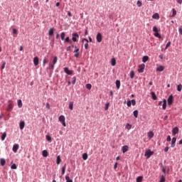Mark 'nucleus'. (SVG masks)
I'll list each match as a JSON object with an SVG mask.
<instances>
[{"instance_id":"obj_28","label":"nucleus","mask_w":182,"mask_h":182,"mask_svg":"<svg viewBox=\"0 0 182 182\" xmlns=\"http://www.w3.org/2000/svg\"><path fill=\"white\" fill-rule=\"evenodd\" d=\"M111 65H112V66H116V59L112 58Z\"/></svg>"},{"instance_id":"obj_19","label":"nucleus","mask_w":182,"mask_h":182,"mask_svg":"<svg viewBox=\"0 0 182 182\" xmlns=\"http://www.w3.org/2000/svg\"><path fill=\"white\" fill-rule=\"evenodd\" d=\"M162 107H163L164 110H166V109L167 107V101L166 100H164V101H163Z\"/></svg>"},{"instance_id":"obj_43","label":"nucleus","mask_w":182,"mask_h":182,"mask_svg":"<svg viewBox=\"0 0 182 182\" xmlns=\"http://www.w3.org/2000/svg\"><path fill=\"white\" fill-rule=\"evenodd\" d=\"M82 159H83V160H86L87 159V154L84 153L82 154Z\"/></svg>"},{"instance_id":"obj_39","label":"nucleus","mask_w":182,"mask_h":182,"mask_svg":"<svg viewBox=\"0 0 182 182\" xmlns=\"http://www.w3.org/2000/svg\"><path fill=\"white\" fill-rule=\"evenodd\" d=\"M129 76H130L131 79H133L134 77V71H133V70L131 71Z\"/></svg>"},{"instance_id":"obj_10","label":"nucleus","mask_w":182,"mask_h":182,"mask_svg":"<svg viewBox=\"0 0 182 182\" xmlns=\"http://www.w3.org/2000/svg\"><path fill=\"white\" fill-rule=\"evenodd\" d=\"M178 133V127H176L172 129L173 136H176Z\"/></svg>"},{"instance_id":"obj_17","label":"nucleus","mask_w":182,"mask_h":182,"mask_svg":"<svg viewBox=\"0 0 182 182\" xmlns=\"http://www.w3.org/2000/svg\"><path fill=\"white\" fill-rule=\"evenodd\" d=\"M164 70V66L160 65L156 68L157 72H163Z\"/></svg>"},{"instance_id":"obj_16","label":"nucleus","mask_w":182,"mask_h":182,"mask_svg":"<svg viewBox=\"0 0 182 182\" xmlns=\"http://www.w3.org/2000/svg\"><path fill=\"white\" fill-rule=\"evenodd\" d=\"M54 32H55V30L53 29V28H50L49 31H48L49 36H53V33Z\"/></svg>"},{"instance_id":"obj_49","label":"nucleus","mask_w":182,"mask_h":182,"mask_svg":"<svg viewBox=\"0 0 182 182\" xmlns=\"http://www.w3.org/2000/svg\"><path fill=\"white\" fill-rule=\"evenodd\" d=\"M65 33H61V39H62V41H65Z\"/></svg>"},{"instance_id":"obj_55","label":"nucleus","mask_w":182,"mask_h":182,"mask_svg":"<svg viewBox=\"0 0 182 182\" xmlns=\"http://www.w3.org/2000/svg\"><path fill=\"white\" fill-rule=\"evenodd\" d=\"M5 65H6V63H3L2 65H1V70H4V69H5Z\"/></svg>"},{"instance_id":"obj_5","label":"nucleus","mask_w":182,"mask_h":182,"mask_svg":"<svg viewBox=\"0 0 182 182\" xmlns=\"http://www.w3.org/2000/svg\"><path fill=\"white\" fill-rule=\"evenodd\" d=\"M77 39H79V34H77V33H73V42H77Z\"/></svg>"},{"instance_id":"obj_6","label":"nucleus","mask_w":182,"mask_h":182,"mask_svg":"<svg viewBox=\"0 0 182 182\" xmlns=\"http://www.w3.org/2000/svg\"><path fill=\"white\" fill-rule=\"evenodd\" d=\"M64 72L67 75H73V70H69L68 67L64 68Z\"/></svg>"},{"instance_id":"obj_18","label":"nucleus","mask_w":182,"mask_h":182,"mask_svg":"<svg viewBox=\"0 0 182 182\" xmlns=\"http://www.w3.org/2000/svg\"><path fill=\"white\" fill-rule=\"evenodd\" d=\"M19 127L21 130H23L24 127H25V122L22 121L20 122L19 124Z\"/></svg>"},{"instance_id":"obj_40","label":"nucleus","mask_w":182,"mask_h":182,"mask_svg":"<svg viewBox=\"0 0 182 182\" xmlns=\"http://www.w3.org/2000/svg\"><path fill=\"white\" fill-rule=\"evenodd\" d=\"M47 141H52V137L50 135H46Z\"/></svg>"},{"instance_id":"obj_36","label":"nucleus","mask_w":182,"mask_h":182,"mask_svg":"<svg viewBox=\"0 0 182 182\" xmlns=\"http://www.w3.org/2000/svg\"><path fill=\"white\" fill-rule=\"evenodd\" d=\"M115 83H116L117 88L120 89V80H117Z\"/></svg>"},{"instance_id":"obj_51","label":"nucleus","mask_w":182,"mask_h":182,"mask_svg":"<svg viewBox=\"0 0 182 182\" xmlns=\"http://www.w3.org/2000/svg\"><path fill=\"white\" fill-rule=\"evenodd\" d=\"M109 103H107V104H105V110H109Z\"/></svg>"},{"instance_id":"obj_44","label":"nucleus","mask_w":182,"mask_h":182,"mask_svg":"<svg viewBox=\"0 0 182 182\" xmlns=\"http://www.w3.org/2000/svg\"><path fill=\"white\" fill-rule=\"evenodd\" d=\"M86 88L88 89V90H90L92 89V85L91 84H87Z\"/></svg>"},{"instance_id":"obj_26","label":"nucleus","mask_w":182,"mask_h":182,"mask_svg":"<svg viewBox=\"0 0 182 182\" xmlns=\"http://www.w3.org/2000/svg\"><path fill=\"white\" fill-rule=\"evenodd\" d=\"M64 42H67L68 43H70V45H72V41L69 37H66Z\"/></svg>"},{"instance_id":"obj_4","label":"nucleus","mask_w":182,"mask_h":182,"mask_svg":"<svg viewBox=\"0 0 182 182\" xmlns=\"http://www.w3.org/2000/svg\"><path fill=\"white\" fill-rule=\"evenodd\" d=\"M144 68H146L144 64L139 65L138 68L139 73H143V72H144Z\"/></svg>"},{"instance_id":"obj_59","label":"nucleus","mask_w":182,"mask_h":182,"mask_svg":"<svg viewBox=\"0 0 182 182\" xmlns=\"http://www.w3.org/2000/svg\"><path fill=\"white\" fill-rule=\"evenodd\" d=\"M46 107H47L48 109H50V105H49L48 102L46 103Z\"/></svg>"},{"instance_id":"obj_52","label":"nucleus","mask_w":182,"mask_h":182,"mask_svg":"<svg viewBox=\"0 0 182 182\" xmlns=\"http://www.w3.org/2000/svg\"><path fill=\"white\" fill-rule=\"evenodd\" d=\"M67 52H72V46H70L67 48Z\"/></svg>"},{"instance_id":"obj_24","label":"nucleus","mask_w":182,"mask_h":182,"mask_svg":"<svg viewBox=\"0 0 182 182\" xmlns=\"http://www.w3.org/2000/svg\"><path fill=\"white\" fill-rule=\"evenodd\" d=\"M147 60H149V56L145 55L142 58V62H144V63H146V62H147Z\"/></svg>"},{"instance_id":"obj_7","label":"nucleus","mask_w":182,"mask_h":182,"mask_svg":"<svg viewBox=\"0 0 182 182\" xmlns=\"http://www.w3.org/2000/svg\"><path fill=\"white\" fill-rule=\"evenodd\" d=\"M18 150H19V144H16L13 146V151L14 153H17Z\"/></svg>"},{"instance_id":"obj_47","label":"nucleus","mask_w":182,"mask_h":182,"mask_svg":"<svg viewBox=\"0 0 182 182\" xmlns=\"http://www.w3.org/2000/svg\"><path fill=\"white\" fill-rule=\"evenodd\" d=\"M72 83L73 85H75V83H76V77H73L72 79Z\"/></svg>"},{"instance_id":"obj_27","label":"nucleus","mask_w":182,"mask_h":182,"mask_svg":"<svg viewBox=\"0 0 182 182\" xmlns=\"http://www.w3.org/2000/svg\"><path fill=\"white\" fill-rule=\"evenodd\" d=\"M65 171H66V164H65L64 166H63V168L61 169L62 176H63L65 174Z\"/></svg>"},{"instance_id":"obj_38","label":"nucleus","mask_w":182,"mask_h":182,"mask_svg":"<svg viewBox=\"0 0 182 182\" xmlns=\"http://www.w3.org/2000/svg\"><path fill=\"white\" fill-rule=\"evenodd\" d=\"M6 138V132H4L1 135V140H2V141H4V140H5Z\"/></svg>"},{"instance_id":"obj_48","label":"nucleus","mask_w":182,"mask_h":182,"mask_svg":"<svg viewBox=\"0 0 182 182\" xmlns=\"http://www.w3.org/2000/svg\"><path fill=\"white\" fill-rule=\"evenodd\" d=\"M13 33L14 35H18V30H16V28H13Z\"/></svg>"},{"instance_id":"obj_61","label":"nucleus","mask_w":182,"mask_h":182,"mask_svg":"<svg viewBox=\"0 0 182 182\" xmlns=\"http://www.w3.org/2000/svg\"><path fill=\"white\" fill-rule=\"evenodd\" d=\"M74 56H75V58H79V53H75Z\"/></svg>"},{"instance_id":"obj_35","label":"nucleus","mask_w":182,"mask_h":182,"mask_svg":"<svg viewBox=\"0 0 182 182\" xmlns=\"http://www.w3.org/2000/svg\"><path fill=\"white\" fill-rule=\"evenodd\" d=\"M65 180H66V182H73V181L70 179V178L68 175L65 176Z\"/></svg>"},{"instance_id":"obj_2","label":"nucleus","mask_w":182,"mask_h":182,"mask_svg":"<svg viewBox=\"0 0 182 182\" xmlns=\"http://www.w3.org/2000/svg\"><path fill=\"white\" fill-rule=\"evenodd\" d=\"M153 154H154V152L151 151L150 149H147L145 151L144 156L146 157V159H150Z\"/></svg>"},{"instance_id":"obj_29","label":"nucleus","mask_w":182,"mask_h":182,"mask_svg":"<svg viewBox=\"0 0 182 182\" xmlns=\"http://www.w3.org/2000/svg\"><path fill=\"white\" fill-rule=\"evenodd\" d=\"M133 114H134V117L136 119H137V117H138V116H139V111H137V110L134 111Z\"/></svg>"},{"instance_id":"obj_37","label":"nucleus","mask_w":182,"mask_h":182,"mask_svg":"<svg viewBox=\"0 0 182 182\" xmlns=\"http://www.w3.org/2000/svg\"><path fill=\"white\" fill-rule=\"evenodd\" d=\"M17 103H18V107L21 109V107H22V100H18L17 101Z\"/></svg>"},{"instance_id":"obj_41","label":"nucleus","mask_w":182,"mask_h":182,"mask_svg":"<svg viewBox=\"0 0 182 182\" xmlns=\"http://www.w3.org/2000/svg\"><path fill=\"white\" fill-rule=\"evenodd\" d=\"M16 168H17L16 164H14L13 165H11V170H16Z\"/></svg>"},{"instance_id":"obj_56","label":"nucleus","mask_w":182,"mask_h":182,"mask_svg":"<svg viewBox=\"0 0 182 182\" xmlns=\"http://www.w3.org/2000/svg\"><path fill=\"white\" fill-rule=\"evenodd\" d=\"M166 141H171V136H170V135L167 136Z\"/></svg>"},{"instance_id":"obj_8","label":"nucleus","mask_w":182,"mask_h":182,"mask_svg":"<svg viewBox=\"0 0 182 182\" xmlns=\"http://www.w3.org/2000/svg\"><path fill=\"white\" fill-rule=\"evenodd\" d=\"M96 39H97V42H99L100 43V42H102V33H98L97 34Z\"/></svg>"},{"instance_id":"obj_30","label":"nucleus","mask_w":182,"mask_h":182,"mask_svg":"<svg viewBox=\"0 0 182 182\" xmlns=\"http://www.w3.org/2000/svg\"><path fill=\"white\" fill-rule=\"evenodd\" d=\"M173 14L172 15H171V16L172 18H174V16H176V15H177V11H176L174 9H172Z\"/></svg>"},{"instance_id":"obj_34","label":"nucleus","mask_w":182,"mask_h":182,"mask_svg":"<svg viewBox=\"0 0 182 182\" xmlns=\"http://www.w3.org/2000/svg\"><path fill=\"white\" fill-rule=\"evenodd\" d=\"M143 181V176H138L136 178V182H142Z\"/></svg>"},{"instance_id":"obj_58","label":"nucleus","mask_w":182,"mask_h":182,"mask_svg":"<svg viewBox=\"0 0 182 182\" xmlns=\"http://www.w3.org/2000/svg\"><path fill=\"white\" fill-rule=\"evenodd\" d=\"M171 45V42H168L166 46V49H167V48H168Z\"/></svg>"},{"instance_id":"obj_3","label":"nucleus","mask_w":182,"mask_h":182,"mask_svg":"<svg viewBox=\"0 0 182 182\" xmlns=\"http://www.w3.org/2000/svg\"><path fill=\"white\" fill-rule=\"evenodd\" d=\"M59 122H60V123H62L63 126L64 127H66V122H65V116L63 115H60L58 118Z\"/></svg>"},{"instance_id":"obj_32","label":"nucleus","mask_w":182,"mask_h":182,"mask_svg":"<svg viewBox=\"0 0 182 182\" xmlns=\"http://www.w3.org/2000/svg\"><path fill=\"white\" fill-rule=\"evenodd\" d=\"M73 102H70L69 103V109L70 110H73Z\"/></svg>"},{"instance_id":"obj_54","label":"nucleus","mask_w":182,"mask_h":182,"mask_svg":"<svg viewBox=\"0 0 182 182\" xmlns=\"http://www.w3.org/2000/svg\"><path fill=\"white\" fill-rule=\"evenodd\" d=\"M131 103L132 104V106H136V100H132L131 101Z\"/></svg>"},{"instance_id":"obj_25","label":"nucleus","mask_w":182,"mask_h":182,"mask_svg":"<svg viewBox=\"0 0 182 182\" xmlns=\"http://www.w3.org/2000/svg\"><path fill=\"white\" fill-rule=\"evenodd\" d=\"M12 109H14V106L12 105V104H9L7 107V111L11 112Z\"/></svg>"},{"instance_id":"obj_11","label":"nucleus","mask_w":182,"mask_h":182,"mask_svg":"<svg viewBox=\"0 0 182 182\" xmlns=\"http://www.w3.org/2000/svg\"><path fill=\"white\" fill-rule=\"evenodd\" d=\"M168 105L171 106L173 105V95H170L168 98Z\"/></svg>"},{"instance_id":"obj_63","label":"nucleus","mask_w":182,"mask_h":182,"mask_svg":"<svg viewBox=\"0 0 182 182\" xmlns=\"http://www.w3.org/2000/svg\"><path fill=\"white\" fill-rule=\"evenodd\" d=\"M114 170H116V168H117V162L115 163V164L114 166Z\"/></svg>"},{"instance_id":"obj_50","label":"nucleus","mask_w":182,"mask_h":182,"mask_svg":"<svg viewBox=\"0 0 182 182\" xmlns=\"http://www.w3.org/2000/svg\"><path fill=\"white\" fill-rule=\"evenodd\" d=\"M136 5H137V6L140 7V6H141V5H143V4L141 3V1H138L136 3Z\"/></svg>"},{"instance_id":"obj_62","label":"nucleus","mask_w":182,"mask_h":182,"mask_svg":"<svg viewBox=\"0 0 182 182\" xmlns=\"http://www.w3.org/2000/svg\"><path fill=\"white\" fill-rule=\"evenodd\" d=\"M164 151H165L166 153H167V151H168V146L165 147Z\"/></svg>"},{"instance_id":"obj_1","label":"nucleus","mask_w":182,"mask_h":182,"mask_svg":"<svg viewBox=\"0 0 182 182\" xmlns=\"http://www.w3.org/2000/svg\"><path fill=\"white\" fill-rule=\"evenodd\" d=\"M153 32H154V36L156 38H159V39H161V36L159 33V29L157 28V26H154L153 28Z\"/></svg>"},{"instance_id":"obj_60","label":"nucleus","mask_w":182,"mask_h":182,"mask_svg":"<svg viewBox=\"0 0 182 182\" xmlns=\"http://www.w3.org/2000/svg\"><path fill=\"white\" fill-rule=\"evenodd\" d=\"M179 33L180 35H182V26L179 28Z\"/></svg>"},{"instance_id":"obj_45","label":"nucleus","mask_w":182,"mask_h":182,"mask_svg":"<svg viewBox=\"0 0 182 182\" xmlns=\"http://www.w3.org/2000/svg\"><path fill=\"white\" fill-rule=\"evenodd\" d=\"M49 69H52L53 70V69H55V64H50Z\"/></svg>"},{"instance_id":"obj_33","label":"nucleus","mask_w":182,"mask_h":182,"mask_svg":"<svg viewBox=\"0 0 182 182\" xmlns=\"http://www.w3.org/2000/svg\"><path fill=\"white\" fill-rule=\"evenodd\" d=\"M57 63H58V57L55 56L53 60V65H56Z\"/></svg>"},{"instance_id":"obj_14","label":"nucleus","mask_w":182,"mask_h":182,"mask_svg":"<svg viewBox=\"0 0 182 182\" xmlns=\"http://www.w3.org/2000/svg\"><path fill=\"white\" fill-rule=\"evenodd\" d=\"M151 99H153V100H157V96L156 95L155 92H151Z\"/></svg>"},{"instance_id":"obj_46","label":"nucleus","mask_w":182,"mask_h":182,"mask_svg":"<svg viewBox=\"0 0 182 182\" xmlns=\"http://www.w3.org/2000/svg\"><path fill=\"white\" fill-rule=\"evenodd\" d=\"M160 182H166V178H164V176H162L161 177Z\"/></svg>"},{"instance_id":"obj_64","label":"nucleus","mask_w":182,"mask_h":182,"mask_svg":"<svg viewBox=\"0 0 182 182\" xmlns=\"http://www.w3.org/2000/svg\"><path fill=\"white\" fill-rule=\"evenodd\" d=\"M178 4H180V5L182 4V0H176Z\"/></svg>"},{"instance_id":"obj_42","label":"nucleus","mask_w":182,"mask_h":182,"mask_svg":"<svg viewBox=\"0 0 182 182\" xmlns=\"http://www.w3.org/2000/svg\"><path fill=\"white\" fill-rule=\"evenodd\" d=\"M182 89V85L181 84H179L178 86H177V90L178 92H181Z\"/></svg>"},{"instance_id":"obj_15","label":"nucleus","mask_w":182,"mask_h":182,"mask_svg":"<svg viewBox=\"0 0 182 182\" xmlns=\"http://www.w3.org/2000/svg\"><path fill=\"white\" fill-rule=\"evenodd\" d=\"M127 151H129V146L125 145L122 147V153H127Z\"/></svg>"},{"instance_id":"obj_12","label":"nucleus","mask_w":182,"mask_h":182,"mask_svg":"<svg viewBox=\"0 0 182 182\" xmlns=\"http://www.w3.org/2000/svg\"><path fill=\"white\" fill-rule=\"evenodd\" d=\"M33 63L35 66H38L39 65V58L38 57H35L33 58Z\"/></svg>"},{"instance_id":"obj_20","label":"nucleus","mask_w":182,"mask_h":182,"mask_svg":"<svg viewBox=\"0 0 182 182\" xmlns=\"http://www.w3.org/2000/svg\"><path fill=\"white\" fill-rule=\"evenodd\" d=\"M62 163V159H60V156H58L56 158V164H60Z\"/></svg>"},{"instance_id":"obj_53","label":"nucleus","mask_w":182,"mask_h":182,"mask_svg":"<svg viewBox=\"0 0 182 182\" xmlns=\"http://www.w3.org/2000/svg\"><path fill=\"white\" fill-rule=\"evenodd\" d=\"M161 168H162V171L164 174H166V168H164V166H163V164H161Z\"/></svg>"},{"instance_id":"obj_23","label":"nucleus","mask_w":182,"mask_h":182,"mask_svg":"<svg viewBox=\"0 0 182 182\" xmlns=\"http://www.w3.org/2000/svg\"><path fill=\"white\" fill-rule=\"evenodd\" d=\"M48 151H46V150H43V151H42V156H43V157H48Z\"/></svg>"},{"instance_id":"obj_22","label":"nucleus","mask_w":182,"mask_h":182,"mask_svg":"<svg viewBox=\"0 0 182 182\" xmlns=\"http://www.w3.org/2000/svg\"><path fill=\"white\" fill-rule=\"evenodd\" d=\"M153 19H160V16H159V14L156 13L152 16Z\"/></svg>"},{"instance_id":"obj_31","label":"nucleus","mask_w":182,"mask_h":182,"mask_svg":"<svg viewBox=\"0 0 182 182\" xmlns=\"http://www.w3.org/2000/svg\"><path fill=\"white\" fill-rule=\"evenodd\" d=\"M1 166H5V163H6V161H5L4 159H0Z\"/></svg>"},{"instance_id":"obj_13","label":"nucleus","mask_w":182,"mask_h":182,"mask_svg":"<svg viewBox=\"0 0 182 182\" xmlns=\"http://www.w3.org/2000/svg\"><path fill=\"white\" fill-rule=\"evenodd\" d=\"M147 136L149 139H153V137H154V133L153 132V131H151L147 133Z\"/></svg>"},{"instance_id":"obj_57","label":"nucleus","mask_w":182,"mask_h":182,"mask_svg":"<svg viewBox=\"0 0 182 182\" xmlns=\"http://www.w3.org/2000/svg\"><path fill=\"white\" fill-rule=\"evenodd\" d=\"M127 105L128 107H132V101H130V100L128 101L127 103Z\"/></svg>"},{"instance_id":"obj_21","label":"nucleus","mask_w":182,"mask_h":182,"mask_svg":"<svg viewBox=\"0 0 182 182\" xmlns=\"http://www.w3.org/2000/svg\"><path fill=\"white\" fill-rule=\"evenodd\" d=\"M85 41H86V42H87V43L85 44V49H87V48H89V44H88L89 41H88L87 38L82 39V42H85Z\"/></svg>"},{"instance_id":"obj_9","label":"nucleus","mask_w":182,"mask_h":182,"mask_svg":"<svg viewBox=\"0 0 182 182\" xmlns=\"http://www.w3.org/2000/svg\"><path fill=\"white\" fill-rule=\"evenodd\" d=\"M176 141H177V138L173 137L171 140V147H176Z\"/></svg>"}]
</instances>
